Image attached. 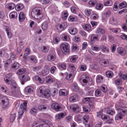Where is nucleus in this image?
Here are the masks:
<instances>
[{
    "label": "nucleus",
    "mask_w": 127,
    "mask_h": 127,
    "mask_svg": "<svg viewBox=\"0 0 127 127\" xmlns=\"http://www.w3.org/2000/svg\"><path fill=\"white\" fill-rule=\"evenodd\" d=\"M38 95L40 96H44L46 98L49 97L50 96V91L48 89H46L44 86L40 87L38 91Z\"/></svg>",
    "instance_id": "3"
},
{
    "label": "nucleus",
    "mask_w": 127,
    "mask_h": 127,
    "mask_svg": "<svg viewBox=\"0 0 127 127\" xmlns=\"http://www.w3.org/2000/svg\"><path fill=\"white\" fill-rule=\"evenodd\" d=\"M8 100L6 97H4L3 100L1 101V104L2 107L4 109L6 108L9 104Z\"/></svg>",
    "instance_id": "7"
},
{
    "label": "nucleus",
    "mask_w": 127,
    "mask_h": 127,
    "mask_svg": "<svg viewBox=\"0 0 127 127\" xmlns=\"http://www.w3.org/2000/svg\"><path fill=\"white\" fill-rule=\"evenodd\" d=\"M61 48L62 51L63 52L67 53H69V47L67 43L65 42L62 43L61 46Z\"/></svg>",
    "instance_id": "6"
},
{
    "label": "nucleus",
    "mask_w": 127,
    "mask_h": 127,
    "mask_svg": "<svg viewBox=\"0 0 127 127\" xmlns=\"http://www.w3.org/2000/svg\"><path fill=\"white\" fill-rule=\"evenodd\" d=\"M96 33L99 34H103L105 33L104 29L101 28H98L97 29Z\"/></svg>",
    "instance_id": "20"
},
{
    "label": "nucleus",
    "mask_w": 127,
    "mask_h": 127,
    "mask_svg": "<svg viewBox=\"0 0 127 127\" xmlns=\"http://www.w3.org/2000/svg\"><path fill=\"white\" fill-rule=\"evenodd\" d=\"M117 53L122 56L125 55L126 53V51L124 48L121 47L118 48L117 49Z\"/></svg>",
    "instance_id": "8"
},
{
    "label": "nucleus",
    "mask_w": 127,
    "mask_h": 127,
    "mask_svg": "<svg viewBox=\"0 0 127 127\" xmlns=\"http://www.w3.org/2000/svg\"><path fill=\"white\" fill-rule=\"evenodd\" d=\"M78 97L76 95H74L73 96H71L69 98V101L70 102H74L78 100Z\"/></svg>",
    "instance_id": "19"
},
{
    "label": "nucleus",
    "mask_w": 127,
    "mask_h": 127,
    "mask_svg": "<svg viewBox=\"0 0 127 127\" xmlns=\"http://www.w3.org/2000/svg\"><path fill=\"white\" fill-rule=\"evenodd\" d=\"M102 52L103 53H109V49L107 47L104 45L101 46V47Z\"/></svg>",
    "instance_id": "22"
},
{
    "label": "nucleus",
    "mask_w": 127,
    "mask_h": 127,
    "mask_svg": "<svg viewBox=\"0 0 127 127\" xmlns=\"http://www.w3.org/2000/svg\"><path fill=\"white\" fill-rule=\"evenodd\" d=\"M77 19V18L76 17L71 16H70L68 19V21L70 22L76 21Z\"/></svg>",
    "instance_id": "41"
},
{
    "label": "nucleus",
    "mask_w": 127,
    "mask_h": 127,
    "mask_svg": "<svg viewBox=\"0 0 127 127\" xmlns=\"http://www.w3.org/2000/svg\"><path fill=\"white\" fill-rule=\"evenodd\" d=\"M16 117V115L15 114H11L10 116V120L11 122H12L15 120Z\"/></svg>",
    "instance_id": "58"
},
{
    "label": "nucleus",
    "mask_w": 127,
    "mask_h": 127,
    "mask_svg": "<svg viewBox=\"0 0 127 127\" xmlns=\"http://www.w3.org/2000/svg\"><path fill=\"white\" fill-rule=\"evenodd\" d=\"M9 16L11 18H16L17 16V12H12L10 14Z\"/></svg>",
    "instance_id": "31"
},
{
    "label": "nucleus",
    "mask_w": 127,
    "mask_h": 127,
    "mask_svg": "<svg viewBox=\"0 0 127 127\" xmlns=\"http://www.w3.org/2000/svg\"><path fill=\"white\" fill-rule=\"evenodd\" d=\"M30 52V49L28 48H26L25 50V52L24 54V56L26 57L29 54Z\"/></svg>",
    "instance_id": "64"
},
{
    "label": "nucleus",
    "mask_w": 127,
    "mask_h": 127,
    "mask_svg": "<svg viewBox=\"0 0 127 127\" xmlns=\"http://www.w3.org/2000/svg\"><path fill=\"white\" fill-rule=\"evenodd\" d=\"M25 71V69L24 68L20 69L18 70L16 73L18 75H21L24 73Z\"/></svg>",
    "instance_id": "36"
},
{
    "label": "nucleus",
    "mask_w": 127,
    "mask_h": 127,
    "mask_svg": "<svg viewBox=\"0 0 127 127\" xmlns=\"http://www.w3.org/2000/svg\"><path fill=\"white\" fill-rule=\"evenodd\" d=\"M68 16L67 12L66 11H64L62 13V18L64 20H66Z\"/></svg>",
    "instance_id": "29"
},
{
    "label": "nucleus",
    "mask_w": 127,
    "mask_h": 127,
    "mask_svg": "<svg viewBox=\"0 0 127 127\" xmlns=\"http://www.w3.org/2000/svg\"><path fill=\"white\" fill-rule=\"evenodd\" d=\"M71 87L72 89L74 91H77L78 90V86L76 83H73L72 84Z\"/></svg>",
    "instance_id": "35"
},
{
    "label": "nucleus",
    "mask_w": 127,
    "mask_h": 127,
    "mask_svg": "<svg viewBox=\"0 0 127 127\" xmlns=\"http://www.w3.org/2000/svg\"><path fill=\"white\" fill-rule=\"evenodd\" d=\"M33 79L34 80L39 81L40 83L41 84L43 83L44 82V81L43 79H42L37 76H34L33 78Z\"/></svg>",
    "instance_id": "30"
},
{
    "label": "nucleus",
    "mask_w": 127,
    "mask_h": 127,
    "mask_svg": "<svg viewBox=\"0 0 127 127\" xmlns=\"http://www.w3.org/2000/svg\"><path fill=\"white\" fill-rule=\"evenodd\" d=\"M108 62L107 61V60H106L104 59H103L100 60L99 62V63L100 64L102 65L103 66H105V65L106 64H107V62Z\"/></svg>",
    "instance_id": "44"
},
{
    "label": "nucleus",
    "mask_w": 127,
    "mask_h": 127,
    "mask_svg": "<svg viewBox=\"0 0 127 127\" xmlns=\"http://www.w3.org/2000/svg\"><path fill=\"white\" fill-rule=\"evenodd\" d=\"M58 66L60 68H62L64 69H65L66 68V65L65 63H63L61 64H59Z\"/></svg>",
    "instance_id": "51"
},
{
    "label": "nucleus",
    "mask_w": 127,
    "mask_h": 127,
    "mask_svg": "<svg viewBox=\"0 0 127 127\" xmlns=\"http://www.w3.org/2000/svg\"><path fill=\"white\" fill-rule=\"evenodd\" d=\"M98 36L96 35H94L92 36L91 37V40L93 42H94L95 41L97 40L98 39Z\"/></svg>",
    "instance_id": "45"
},
{
    "label": "nucleus",
    "mask_w": 127,
    "mask_h": 127,
    "mask_svg": "<svg viewBox=\"0 0 127 127\" xmlns=\"http://www.w3.org/2000/svg\"><path fill=\"white\" fill-rule=\"evenodd\" d=\"M110 30L114 33L116 34L119 33L121 31V30L119 28H110Z\"/></svg>",
    "instance_id": "28"
},
{
    "label": "nucleus",
    "mask_w": 127,
    "mask_h": 127,
    "mask_svg": "<svg viewBox=\"0 0 127 127\" xmlns=\"http://www.w3.org/2000/svg\"><path fill=\"white\" fill-rule=\"evenodd\" d=\"M69 32L71 34H75L77 33V31L76 28H73L70 29L69 30Z\"/></svg>",
    "instance_id": "42"
},
{
    "label": "nucleus",
    "mask_w": 127,
    "mask_h": 127,
    "mask_svg": "<svg viewBox=\"0 0 127 127\" xmlns=\"http://www.w3.org/2000/svg\"><path fill=\"white\" fill-rule=\"evenodd\" d=\"M122 28L125 32H127V19L126 20V24H124Z\"/></svg>",
    "instance_id": "56"
},
{
    "label": "nucleus",
    "mask_w": 127,
    "mask_h": 127,
    "mask_svg": "<svg viewBox=\"0 0 127 127\" xmlns=\"http://www.w3.org/2000/svg\"><path fill=\"white\" fill-rule=\"evenodd\" d=\"M29 59L31 61L32 63H36L37 61L34 57L33 56H31L29 57Z\"/></svg>",
    "instance_id": "47"
},
{
    "label": "nucleus",
    "mask_w": 127,
    "mask_h": 127,
    "mask_svg": "<svg viewBox=\"0 0 127 127\" xmlns=\"http://www.w3.org/2000/svg\"><path fill=\"white\" fill-rule=\"evenodd\" d=\"M66 23L65 22L59 24L57 26V28L59 31H63L67 26Z\"/></svg>",
    "instance_id": "9"
},
{
    "label": "nucleus",
    "mask_w": 127,
    "mask_h": 127,
    "mask_svg": "<svg viewBox=\"0 0 127 127\" xmlns=\"http://www.w3.org/2000/svg\"><path fill=\"white\" fill-rule=\"evenodd\" d=\"M0 90L5 93L6 92L8 89L5 86H0Z\"/></svg>",
    "instance_id": "63"
},
{
    "label": "nucleus",
    "mask_w": 127,
    "mask_h": 127,
    "mask_svg": "<svg viewBox=\"0 0 127 127\" xmlns=\"http://www.w3.org/2000/svg\"><path fill=\"white\" fill-rule=\"evenodd\" d=\"M33 90V87L31 86H27L25 89L26 92L28 93H32Z\"/></svg>",
    "instance_id": "26"
},
{
    "label": "nucleus",
    "mask_w": 127,
    "mask_h": 127,
    "mask_svg": "<svg viewBox=\"0 0 127 127\" xmlns=\"http://www.w3.org/2000/svg\"><path fill=\"white\" fill-rule=\"evenodd\" d=\"M24 5L22 4H20L16 5L15 7L16 10L17 11H19L22 9L24 7Z\"/></svg>",
    "instance_id": "27"
},
{
    "label": "nucleus",
    "mask_w": 127,
    "mask_h": 127,
    "mask_svg": "<svg viewBox=\"0 0 127 127\" xmlns=\"http://www.w3.org/2000/svg\"><path fill=\"white\" fill-rule=\"evenodd\" d=\"M65 113H61L58 114L56 116V119L57 120H59L63 118L65 116Z\"/></svg>",
    "instance_id": "25"
},
{
    "label": "nucleus",
    "mask_w": 127,
    "mask_h": 127,
    "mask_svg": "<svg viewBox=\"0 0 127 127\" xmlns=\"http://www.w3.org/2000/svg\"><path fill=\"white\" fill-rule=\"evenodd\" d=\"M25 17L24 13L22 12H21L19 15V20L21 22H23L24 20Z\"/></svg>",
    "instance_id": "15"
},
{
    "label": "nucleus",
    "mask_w": 127,
    "mask_h": 127,
    "mask_svg": "<svg viewBox=\"0 0 127 127\" xmlns=\"http://www.w3.org/2000/svg\"><path fill=\"white\" fill-rule=\"evenodd\" d=\"M83 29L85 31L89 32L92 30L91 27L89 25H84L82 26Z\"/></svg>",
    "instance_id": "17"
},
{
    "label": "nucleus",
    "mask_w": 127,
    "mask_h": 127,
    "mask_svg": "<svg viewBox=\"0 0 127 127\" xmlns=\"http://www.w3.org/2000/svg\"><path fill=\"white\" fill-rule=\"evenodd\" d=\"M82 108L83 111L86 112L88 113L90 111L89 108L87 105H84L83 106Z\"/></svg>",
    "instance_id": "39"
},
{
    "label": "nucleus",
    "mask_w": 127,
    "mask_h": 127,
    "mask_svg": "<svg viewBox=\"0 0 127 127\" xmlns=\"http://www.w3.org/2000/svg\"><path fill=\"white\" fill-rule=\"evenodd\" d=\"M42 66L41 65L36 66L33 67L32 70L33 71H36L40 69L41 68Z\"/></svg>",
    "instance_id": "59"
},
{
    "label": "nucleus",
    "mask_w": 127,
    "mask_h": 127,
    "mask_svg": "<svg viewBox=\"0 0 127 127\" xmlns=\"http://www.w3.org/2000/svg\"><path fill=\"white\" fill-rule=\"evenodd\" d=\"M103 77L100 75H98L96 77V82L98 83H102L103 81Z\"/></svg>",
    "instance_id": "16"
},
{
    "label": "nucleus",
    "mask_w": 127,
    "mask_h": 127,
    "mask_svg": "<svg viewBox=\"0 0 127 127\" xmlns=\"http://www.w3.org/2000/svg\"><path fill=\"white\" fill-rule=\"evenodd\" d=\"M106 109L107 110V113L109 115H112L115 113V111L114 110L111 109L107 108Z\"/></svg>",
    "instance_id": "37"
},
{
    "label": "nucleus",
    "mask_w": 127,
    "mask_h": 127,
    "mask_svg": "<svg viewBox=\"0 0 127 127\" xmlns=\"http://www.w3.org/2000/svg\"><path fill=\"white\" fill-rule=\"evenodd\" d=\"M91 10L90 9H85V14L88 16H90L91 14Z\"/></svg>",
    "instance_id": "62"
},
{
    "label": "nucleus",
    "mask_w": 127,
    "mask_h": 127,
    "mask_svg": "<svg viewBox=\"0 0 127 127\" xmlns=\"http://www.w3.org/2000/svg\"><path fill=\"white\" fill-rule=\"evenodd\" d=\"M38 109L40 111L42 110H43L46 109V105H40L38 106Z\"/></svg>",
    "instance_id": "48"
},
{
    "label": "nucleus",
    "mask_w": 127,
    "mask_h": 127,
    "mask_svg": "<svg viewBox=\"0 0 127 127\" xmlns=\"http://www.w3.org/2000/svg\"><path fill=\"white\" fill-rule=\"evenodd\" d=\"M104 4L105 6H111L112 4V2L111 0H108L104 2Z\"/></svg>",
    "instance_id": "55"
},
{
    "label": "nucleus",
    "mask_w": 127,
    "mask_h": 127,
    "mask_svg": "<svg viewBox=\"0 0 127 127\" xmlns=\"http://www.w3.org/2000/svg\"><path fill=\"white\" fill-rule=\"evenodd\" d=\"M62 39L64 41H68L70 40V38L67 35L65 34H63L62 35Z\"/></svg>",
    "instance_id": "21"
},
{
    "label": "nucleus",
    "mask_w": 127,
    "mask_h": 127,
    "mask_svg": "<svg viewBox=\"0 0 127 127\" xmlns=\"http://www.w3.org/2000/svg\"><path fill=\"white\" fill-rule=\"evenodd\" d=\"M106 122L109 124H111L113 123V120L112 119H111L109 116H108L107 118Z\"/></svg>",
    "instance_id": "57"
},
{
    "label": "nucleus",
    "mask_w": 127,
    "mask_h": 127,
    "mask_svg": "<svg viewBox=\"0 0 127 127\" xmlns=\"http://www.w3.org/2000/svg\"><path fill=\"white\" fill-rule=\"evenodd\" d=\"M60 40L59 38L58 37L56 36L54 38L53 42L54 44H57Z\"/></svg>",
    "instance_id": "61"
},
{
    "label": "nucleus",
    "mask_w": 127,
    "mask_h": 127,
    "mask_svg": "<svg viewBox=\"0 0 127 127\" xmlns=\"http://www.w3.org/2000/svg\"><path fill=\"white\" fill-rule=\"evenodd\" d=\"M15 6L14 4L13 3H10L6 5V7L10 9H12L14 8Z\"/></svg>",
    "instance_id": "33"
},
{
    "label": "nucleus",
    "mask_w": 127,
    "mask_h": 127,
    "mask_svg": "<svg viewBox=\"0 0 127 127\" xmlns=\"http://www.w3.org/2000/svg\"><path fill=\"white\" fill-rule=\"evenodd\" d=\"M103 7V5L101 3L97 4L96 5V9L98 10H101Z\"/></svg>",
    "instance_id": "50"
},
{
    "label": "nucleus",
    "mask_w": 127,
    "mask_h": 127,
    "mask_svg": "<svg viewBox=\"0 0 127 127\" xmlns=\"http://www.w3.org/2000/svg\"><path fill=\"white\" fill-rule=\"evenodd\" d=\"M70 108L74 111H78L80 110L79 108L77 105L72 104L70 106Z\"/></svg>",
    "instance_id": "14"
},
{
    "label": "nucleus",
    "mask_w": 127,
    "mask_h": 127,
    "mask_svg": "<svg viewBox=\"0 0 127 127\" xmlns=\"http://www.w3.org/2000/svg\"><path fill=\"white\" fill-rule=\"evenodd\" d=\"M127 6L126 2L125 1H124L120 4L119 7L120 8H122L126 7Z\"/></svg>",
    "instance_id": "53"
},
{
    "label": "nucleus",
    "mask_w": 127,
    "mask_h": 127,
    "mask_svg": "<svg viewBox=\"0 0 127 127\" xmlns=\"http://www.w3.org/2000/svg\"><path fill=\"white\" fill-rule=\"evenodd\" d=\"M117 45L115 44H113L111 47V49L112 53H114L116 50Z\"/></svg>",
    "instance_id": "52"
},
{
    "label": "nucleus",
    "mask_w": 127,
    "mask_h": 127,
    "mask_svg": "<svg viewBox=\"0 0 127 127\" xmlns=\"http://www.w3.org/2000/svg\"><path fill=\"white\" fill-rule=\"evenodd\" d=\"M19 66V64L17 62L14 63L11 66V67L12 68L16 69H18Z\"/></svg>",
    "instance_id": "40"
},
{
    "label": "nucleus",
    "mask_w": 127,
    "mask_h": 127,
    "mask_svg": "<svg viewBox=\"0 0 127 127\" xmlns=\"http://www.w3.org/2000/svg\"><path fill=\"white\" fill-rule=\"evenodd\" d=\"M68 93V91L64 89L60 90L59 92V95L61 96L66 95Z\"/></svg>",
    "instance_id": "18"
},
{
    "label": "nucleus",
    "mask_w": 127,
    "mask_h": 127,
    "mask_svg": "<svg viewBox=\"0 0 127 127\" xmlns=\"http://www.w3.org/2000/svg\"><path fill=\"white\" fill-rule=\"evenodd\" d=\"M106 74L107 77L111 78L113 75V72L110 71H107L106 73Z\"/></svg>",
    "instance_id": "46"
},
{
    "label": "nucleus",
    "mask_w": 127,
    "mask_h": 127,
    "mask_svg": "<svg viewBox=\"0 0 127 127\" xmlns=\"http://www.w3.org/2000/svg\"><path fill=\"white\" fill-rule=\"evenodd\" d=\"M22 79L24 82H26L30 80V77L26 75H24L22 76Z\"/></svg>",
    "instance_id": "43"
},
{
    "label": "nucleus",
    "mask_w": 127,
    "mask_h": 127,
    "mask_svg": "<svg viewBox=\"0 0 127 127\" xmlns=\"http://www.w3.org/2000/svg\"><path fill=\"white\" fill-rule=\"evenodd\" d=\"M101 94V93L100 90H96L95 92V96L98 97L100 96Z\"/></svg>",
    "instance_id": "49"
},
{
    "label": "nucleus",
    "mask_w": 127,
    "mask_h": 127,
    "mask_svg": "<svg viewBox=\"0 0 127 127\" xmlns=\"http://www.w3.org/2000/svg\"><path fill=\"white\" fill-rule=\"evenodd\" d=\"M50 69V67L49 66L47 65H45L42 71L43 75L45 76L49 72Z\"/></svg>",
    "instance_id": "11"
},
{
    "label": "nucleus",
    "mask_w": 127,
    "mask_h": 127,
    "mask_svg": "<svg viewBox=\"0 0 127 127\" xmlns=\"http://www.w3.org/2000/svg\"><path fill=\"white\" fill-rule=\"evenodd\" d=\"M56 58L55 55L53 54H49L47 57V60L49 61L52 62L54 61Z\"/></svg>",
    "instance_id": "12"
},
{
    "label": "nucleus",
    "mask_w": 127,
    "mask_h": 127,
    "mask_svg": "<svg viewBox=\"0 0 127 127\" xmlns=\"http://www.w3.org/2000/svg\"><path fill=\"white\" fill-rule=\"evenodd\" d=\"M120 112H118L117 114L115 117V119L116 120L121 119L123 116L127 113V111L126 110H123L122 109H119Z\"/></svg>",
    "instance_id": "5"
},
{
    "label": "nucleus",
    "mask_w": 127,
    "mask_h": 127,
    "mask_svg": "<svg viewBox=\"0 0 127 127\" xmlns=\"http://www.w3.org/2000/svg\"><path fill=\"white\" fill-rule=\"evenodd\" d=\"M12 76V74L9 73L6 75V77L4 79V80L5 82L7 84H10L12 86L11 87L12 90L14 91V94L15 95H19L21 93L19 90H17V85L16 83L14 81H11L10 80V78Z\"/></svg>",
    "instance_id": "1"
},
{
    "label": "nucleus",
    "mask_w": 127,
    "mask_h": 127,
    "mask_svg": "<svg viewBox=\"0 0 127 127\" xmlns=\"http://www.w3.org/2000/svg\"><path fill=\"white\" fill-rule=\"evenodd\" d=\"M101 48V47L98 45H93L91 47L92 50L95 51H99Z\"/></svg>",
    "instance_id": "24"
},
{
    "label": "nucleus",
    "mask_w": 127,
    "mask_h": 127,
    "mask_svg": "<svg viewBox=\"0 0 127 127\" xmlns=\"http://www.w3.org/2000/svg\"><path fill=\"white\" fill-rule=\"evenodd\" d=\"M52 108L56 111H59L61 110V108L60 105L57 103H53L51 105Z\"/></svg>",
    "instance_id": "10"
},
{
    "label": "nucleus",
    "mask_w": 127,
    "mask_h": 127,
    "mask_svg": "<svg viewBox=\"0 0 127 127\" xmlns=\"http://www.w3.org/2000/svg\"><path fill=\"white\" fill-rule=\"evenodd\" d=\"M78 56H73L71 57L70 58V61L72 63L75 62Z\"/></svg>",
    "instance_id": "54"
},
{
    "label": "nucleus",
    "mask_w": 127,
    "mask_h": 127,
    "mask_svg": "<svg viewBox=\"0 0 127 127\" xmlns=\"http://www.w3.org/2000/svg\"><path fill=\"white\" fill-rule=\"evenodd\" d=\"M27 102L25 101L23 103L21 104L20 106V108L18 111V113L19 114L18 118L19 119H21L22 116L23 114L24 113V110H27L26 107L27 106Z\"/></svg>",
    "instance_id": "4"
},
{
    "label": "nucleus",
    "mask_w": 127,
    "mask_h": 127,
    "mask_svg": "<svg viewBox=\"0 0 127 127\" xmlns=\"http://www.w3.org/2000/svg\"><path fill=\"white\" fill-rule=\"evenodd\" d=\"M89 77L88 74L86 73H84L81 77L80 79H89Z\"/></svg>",
    "instance_id": "60"
},
{
    "label": "nucleus",
    "mask_w": 127,
    "mask_h": 127,
    "mask_svg": "<svg viewBox=\"0 0 127 127\" xmlns=\"http://www.w3.org/2000/svg\"><path fill=\"white\" fill-rule=\"evenodd\" d=\"M38 111V109L36 107L32 108L30 111V113L32 114H36Z\"/></svg>",
    "instance_id": "32"
},
{
    "label": "nucleus",
    "mask_w": 127,
    "mask_h": 127,
    "mask_svg": "<svg viewBox=\"0 0 127 127\" xmlns=\"http://www.w3.org/2000/svg\"><path fill=\"white\" fill-rule=\"evenodd\" d=\"M32 17L35 19H39L43 17V15L40 8L36 7L34 8L31 12Z\"/></svg>",
    "instance_id": "2"
},
{
    "label": "nucleus",
    "mask_w": 127,
    "mask_h": 127,
    "mask_svg": "<svg viewBox=\"0 0 127 127\" xmlns=\"http://www.w3.org/2000/svg\"><path fill=\"white\" fill-rule=\"evenodd\" d=\"M46 78V82L47 83L49 84L54 82L55 80L54 78H51L50 76H47Z\"/></svg>",
    "instance_id": "23"
},
{
    "label": "nucleus",
    "mask_w": 127,
    "mask_h": 127,
    "mask_svg": "<svg viewBox=\"0 0 127 127\" xmlns=\"http://www.w3.org/2000/svg\"><path fill=\"white\" fill-rule=\"evenodd\" d=\"M48 22H44L42 25V28L43 30H46L48 28Z\"/></svg>",
    "instance_id": "34"
},
{
    "label": "nucleus",
    "mask_w": 127,
    "mask_h": 127,
    "mask_svg": "<svg viewBox=\"0 0 127 127\" xmlns=\"http://www.w3.org/2000/svg\"><path fill=\"white\" fill-rule=\"evenodd\" d=\"M49 50V48L48 46H43L41 48L40 50L44 52H47Z\"/></svg>",
    "instance_id": "38"
},
{
    "label": "nucleus",
    "mask_w": 127,
    "mask_h": 127,
    "mask_svg": "<svg viewBox=\"0 0 127 127\" xmlns=\"http://www.w3.org/2000/svg\"><path fill=\"white\" fill-rule=\"evenodd\" d=\"M109 23L113 25H117L118 24V22L117 20L114 17L111 18L109 21Z\"/></svg>",
    "instance_id": "13"
}]
</instances>
